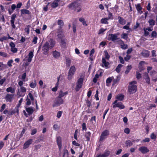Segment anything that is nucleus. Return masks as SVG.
Segmentation results:
<instances>
[{"label": "nucleus", "mask_w": 157, "mask_h": 157, "mask_svg": "<svg viewBox=\"0 0 157 157\" xmlns=\"http://www.w3.org/2000/svg\"><path fill=\"white\" fill-rule=\"evenodd\" d=\"M79 0H76L72 2L68 6V7L72 10L77 12H80L81 10L80 3H79Z\"/></svg>", "instance_id": "f257e3e1"}, {"label": "nucleus", "mask_w": 157, "mask_h": 157, "mask_svg": "<svg viewBox=\"0 0 157 157\" xmlns=\"http://www.w3.org/2000/svg\"><path fill=\"white\" fill-rule=\"evenodd\" d=\"M108 40H112L115 43L120 42H123V41L119 38L117 37V35L116 34H110L108 35Z\"/></svg>", "instance_id": "f03ea898"}, {"label": "nucleus", "mask_w": 157, "mask_h": 157, "mask_svg": "<svg viewBox=\"0 0 157 157\" xmlns=\"http://www.w3.org/2000/svg\"><path fill=\"white\" fill-rule=\"evenodd\" d=\"M136 82L135 81H133L131 82L130 83V85L128 86V90L130 93V94L135 93L136 91L137 86L134 85H132V84H136Z\"/></svg>", "instance_id": "7ed1b4c3"}, {"label": "nucleus", "mask_w": 157, "mask_h": 157, "mask_svg": "<svg viewBox=\"0 0 157 157\" xmlns=\"http://www.w3.org/2000/svg\"><path fill=\"white\" fill-rule=\"evenodd\" d=\"M76 71V68L75 66L73 65L70 67L67 76L68 80H71L72 79Z\"/></svg>", "instance_id": "20e7f679"}, {"label": "nucleus", "mask_w": 157, "mask_h": 157, "mask_svg": "<svg viewBox=\"0 0 157 157\" xmlns=\"http://www.w3.org/2000/svg\"><path fill=\"white\" fill-rule=\"evenodd\" d=\"M63 99L58 97L56 98L54 101V103L52 105L53 107H54L56 106H59L63 104Z\"/></svg>", "instance_id": "39448f33"}, {"label": "nucleus", "mask_w": 157, "mask_h": 157, "mask_svg": "<svg viewBox=\"0 0 157 157\" xmlns=\"http://www.w3.org/2000/svg\"><path fill=\"white\" fill-rule=\"evenodd\" d=\"M83 82V79L82 78H80L78 79L76 82L77 85L75 87V90L76 91H78L79 89L82 87Z\"/></svg>", "instance_id": "423d86ee"}, {"label": "nucleus", "mask_w": 157, "mask_h": 157, "mask_svg": "<svg viewBox=\"0 0 157 157\" xmlns=\"http://www.w3.org/2000/svg\"><path fill=\"white\" fill-rule=\"evenodd\" d=\"M49 48V43L47 41L44 44L42 47V50L44 54L47 55L48 54Z\"/></svg>", "instance_id": "0eeeda50"}, {"label": "nucleus", "mask_w": 157, "mask_h": 157, "mask_svg": "<svg viewBox=\"0 0 157 157\" xmlns=\"http://www.w3.org/2000/svg\"><path fill=\"white\" fill-rule=\"evenodd\" d=\"M109 134V131L107 130H105L102 133L100 136V141H102L104 139H105V136H107Z\"/></svg>", "instance_id": "6e6552de"}, {"label": "nucleus", "mask_w": 157, "mask_h": 157, "mask_svg": "<svg viewBox=\"0 0 157 157\" xmlns=\"http://www.w3.org/2000/svg\"><path fill=\"white\" fill-rule=\"evenodd\" d=\"M139 150L143 154H146L148 152L149 150L148 148L145 146H142L140 147L139 148Z\"/></svg>", "instance_id": "1a4fd4ad"}, {"label": "nucleus", "mask_w": 157, "mask_h": 157, "mask_svg": "<svg viewBox=\"0 0 157 157\" xmlns=\"http://www.w3.org/2000/svg\"><path fill=\"white\" fill-rule=\"evenodd\" d=\"M16 17V14H13L12 15L11 17V24L12 28L13 29H15L16 28V26L14 25V23Z\"/></svg>", "instance_id": "9d476101"}, {"label": "nucleus", "mask_w": 157, "mask_h": 157, "mask_svg": "<svg viewBox=\"0 0 157 157\" xmlns=\"http://www.w3.org/2000/svg\"><path fill=\"white\" fill-rule=\"evenodd\" d=\"M13 96L14 95L13 94H7L5 96V98L7 101L11 102Z\"/></svg>", "instance_id": "9b49d317"}, {"label": "nucleus", "mask_w": 157, "mask_h": 157, "mask_svg": "<svg viewBox=\"0 0 157 157\" xmlns=\"http://www.w3.org/2000/svg\"><path fill=\"white\" fill-rule=\"evenodd\" d=\"M113 107L114 108L118 107L121 109H124L125 106L121 102H119L115 105H113Z\"/></svg>", "instance_id": "f8f14e48"}, {"label": "nucleus", "mask_w": 157, "mask_h": 157, "mask_svg": "<svg viewBox=\"0 0 157 157\" xmlns=\"http://www.w3.org/2000/svg\"><path fill=\"white\" fill-rule=\"evenodd\" d=\"M33 142V140L30 139L26 142L24 144L23 148L25 149L28 148L29 145L31 144Z\"/></svg>", "instance_id": "ddd939ff"}, {"label": "nucleus", "mask_w": 157, "mask_h": 157, "mask_svg": "<svg viewBox=\"0 0 157 157\" xmlns=\"http://www.w3.org/2000/svg\"><path fill=\"white\" fill-rule=\"evenodd\" d=\"M141 54L145 57H147L149 56V52L147 50H144L141 53Z\"/></svg>", "instance_id": "4468645a"}, {"label": "nucleus", "mask_w": 157, "mask_h": 157, "mask_svg": "<svg viewBox=\"0 0 157 157\" xmlns=\"http://www.w3.org/2000/svg\"><path fill=\"white\" fill-rule=\"evenodd\" d=\"M26 110L28 113L29 115H30L32 114L34 112L33 107H30L26 108Z\"/></svg>", "instance_id": "2eb2a0df"}, {"label": "nucleus", "mask_w": 157, "mask_h": 157, "mask_svg": "<svg viewBox=\"0 0 157 157\" xmlns=\"http://www.w3.org/2000/svg\"><path fill=\"white\" fill-rule=\"evenodd\" d=\"M56 141L59 149H60L62 146L61 138V137L60 136L57 137Z\"/></svg>", "instance_id": "dca6fc26"}, {"label": "nucleus", "mask_w": 157, "mask_h": 157, "mask_svg": "<svg viewBox=\"0 0 157 157\" xmlns=\"http://www.w3.org/2000/svg\"><path fill=\"white\" fill-rule=\"evenodd\" d=\"M29 57L27 59V61L28 62H30L32 60V58L33 56V52L30 51L28 54Z\"/></svg>", "instance_id": "f3484780"}, {"label": "nucleus", "mask_w": 157, "mask_h": 157, "mask_svg": "<svg viewBox=\"0 0 157 157\" xmlns=\"http://www.w3.org/2000/svg\"><path fill=\"white\" fill-rule=\"evenodd\" d=\"M110 152L109 151H105V152L101 155H100V157H107L109 156Z\"/></svg>", "instance_id": "a211bd4d"}, {"label": "nucleus", "mask_w": 157, "mask_h": 157, "mask_svg": "<svg viewBox=\"0 0 157 157\" xmlns=\"http://www.w3.org/2000/svg\"><path fill=\"white\" fill-rule=\"evenodd\" d=\"M119 23L122 25H124L125 24L126 21L120 16L118 17Z\"/></svg>", "instance_id": "6ab92c4d"}, {"label": "nucleus", "mask_w": 157, "mask_h": 157, "mask_svg": "<svg viewBox=\"0 0 157 157\" xmlns=\"http://www.w3.org/2000/svg\"><path fill=\"white\" fill-rule=\"evenodd\" d=\"M49 44H50V47L52 48L54 46L55 44V41L52 39H50L49 40Z\"/></svg>", "instance_id": "aec40b11"}, {"label": "nucleus", "mask_w": 157, "mask_h": 157, "mask_svg": "<svg viewBox=\"0 0 157 157\" xmlns=\"http://www.w3.org/2000/svg\"><path fill=\"white\" fill-rule=\"evenodd\" d=\"M53 56L55 58H58L60 56V53L56 51L53 52Z\"/></svg>", "instance_id": "412c9836"}, {"label": "nucleus", "mask_w": 157, "mask_h": 157, "mask_svg": "<svg viewBox=\"0 0 157 157\" xmlns=\"http://www.w3.org/2000/svg\"><path fill=\"white\" fill-rule=\"evenodd\" d=\"M102 62L103 64L104 65V66L106 67H107L109 65V63L108 62H106L104 58H102Z\"/></svg>", "instance_id": "4be33fe9"}, {"label": "nucleus", "mask_w": 157, "mask_h": 157, "mask_svg": "<svg viewBox=\"0 0 157 157\" xmlns=\"http://www.w3.org/2000/svg\"><path fill=\"white\" fill-rule=\"evenodd\" d=\"M124 95L122 94H118L116 97V98L119 101H122L124 98Z\"/></svg>", "instance_id": "5701e85b"}, {"label": "nucleus", "mask_w": 157, "mask_h": 157, "mask_svg": "<svg viewBox=\"0 0 157 157\" xmlns=\"http://www.w3.org/2000/svg\"><path fill=\"white\" fill-rule=\"evenodd\" d=\"M30 14L29 11L26 9H23L21 10V14Z\"/></svg>", "instance_id": "b1692460"}, {"label": "nucleus", "mask_w": 157, "mask_h": 157, "mask_svg": "<svg viewBox=\"0 0 157 157\" xmlns=\"http://www.w3.org/2000/svg\"><path fill=\"white\" fill-rule=\"evenodd\" d=\"M6 90L8 92H11L12 94L14 93L15 92L14 89L12 88L11 87L7 88Z\"/></svg>", "instance_id": "393cba45"}, {"label": "nucleus", "mask_w": 157, "mask_h": 157, "mask_svg": "<svg viewBox=\"0 0 157 157\" xmlns=\"http://www.w3.org/2000/svg\"><path fill=\"white\" fill-rule=\"evenodd\" d=\"M120 43L121 44V48L124 49H125L128 48V45L127 44H124V42L123 41V42H120Z\"/></svg>", "instance_id": "a878e982"}, {"label": "nucleus", "mask_w": 157, "mask_h": 157, "mask_svg": "<svg viewBox=\"0 0 157 157\" xmlns=\"http://www.w3.org/2000/svg\"><path fill=\"white\" fill-rule=\"evenodd\" d=\"M144 62L143 61H141L139 63V69L140 71L141 72L144 69L143 68V67H142V64L144 63Z\"/></svg>", "instance_id": "bb28decb"}, {"label": "nucleus", "mask_w": 157, "mask_h": 157, "mask_svg": "<svg viewBox=\"0 0 157 157\" xmlns=\"http://www.w3.org/2000/svg\"><path fill=\"white\" fill-rule=\"evenodd\" d=\"M109 20L107 18H102L101 20V22L102 24H108V22L107 21Z\"/></svg>", "instance_id": "cd10ccee"}, {"label": "nucleus", "mask_w": 157, "mask_h": 157, "mask_svg": "<svg viewBox=\"0 0 157 157\" xmlns=\"http://www.w3.org/2000/svg\"><path fill=\"white\" fill-rule=\"evenodd\" d=\"M132 68V67L131 65L128 66L126 67V70L125 71V73L126 74H128L129 72Z\"/></svg>", "instance_id": "c85d7f7f"}, {"label": "nucleus", "mask_w": 157, "mask_h": 157, "mask_svg": "<svg viewBox=\"0 0 157 157\" xmlns=\"http://www.w3.org/2000/svg\"><path fill=\"white\" fill-rule=\"evenodd\" d=\"M123 65L121 64H119L117 67L115 69L116 71L118 73H119L120 71V69L122 67Z\"/></svg>", "instance_id": "c756f323"}, {"label": "nucleus", "mask_w": 157, "mask_h": 157, "mask_svg": "<svg viewBox=\"0 0 157 157\" xmlns=\"http://www.w3.org/2000/svg\"><path fill=\"white\" fill-rule=\"evenodd\" d=\"M58 24L59 25V27L61 28L64 25L63 21L61 20H59L57 22Z\"/></svg>", "instance_id": "7c9ffc66"}, {"label": "nucleus", "mask_w": 157, "mask_h": 157, "mask_svg": "<svg viewBox=\"0 0 157 157\" xmlns=\"http://www.w3.org/2000/svg\"><path fill=\"white\" fill-rule=\"evenodd\" d=\"M128 37V34L123 33L121 35V38L127 40Z\"/></svg>", "instance_id": "2f4dec72"}, {"label": "nucleus", "mask_w": 157, "mask_h": 157, "mask_svg": "<svg viewBox=\"0 0 157 157\" xmlns=\"http://www.w3.org/2000/svg\"><path fill=\"white\" fill-rule=\"evenodd\" d=\"M91 133L90 132H86L85 135V137L87 138V140L89 141Z\"/></svg>", "instance_id": "473e14b6"}, {"label": "nucleus", "mask_w": 157, "mask_h": 157, "mask_svg": "<svg viewBox=\"0 0 157 157\" xmlns=\"http://www.w3.org/2000/svg\"><path fill=\"white\" fill-rule=\"evenodd\" d=\"M126 146L127 147L130 146L132 145L133 144L130 140H128L126 141L125 143Z\"/></svg>", "instance_id": "72a5a7b5"}, {"label": "nucleus", "mask_w": 157, "mask_h": 157, "mask_svg": "<svg viewBox=\"0 0 157 157\" xmlns=\"http://www.w3.org/2000/svg\"><path fill=\"white\" fill-rule=\"evenodd\" d=\"M105 53V58H104L105 59H109L110 58V56L109 55L108 52L107 51H104Z\"/></svg>", "instance_id": "f704fd0d"}, {"label": "nucleus", "mask_w": 157, "mask_h": 157, "mask_svg": "<svg viewBox=\"0 0 157 157\" xmlns=\"http://www.w3.org/2000/svg\"><path fill=\"white\" fill-rule=\"evenodd\" d=\"M79 21L82 22L83 25H87V24L86 23V21H85V19L83 18H80L79 19Z\"/></svg>", "instance_id": "c9c22d12"}, {"label": "nucleus", "mask_w": 157, "mask_h": 157, "mask_svg": "<svg viewBox=\"0 0 157 157\" xmlns=\"http://www.w3.org/2000/svg\"><path fill=\"white\" fill-rule=\"evenodd\" d=\"M58 6V3L57 2H56V1H54V2L52 3L51 4V6L53 8H55L57 7Z\"/></svg>", "instance_id": "e433bc0d"}, {"label": "nucleus", "mask_w": 157, "mask_h": 157, "mask_svg": "<svg viewBox=\"0 0 157 157\" xmlns=\"http://www.w3.org/2000/svg\"><path fill=\"white\" fill-rule=\"evenodd\" d=\"M136 7L138 11H140L142 9V7L140 6V4H138L136 5Z\"/></svg>", "instance_id": "4c0bfd02"}, {"label": "nucleus", "mask_w": 157, "mask_h": 157, "mask_svg": "<svg viewBox=\"0 0 157 157\" xmlns=\"http://www.w3.org/2000/svg\"><path fill=\"white\" fill-rule=\"evenodd\" d=\"M71 60L69 59H66V65L67 67H69L71 64Z\"/></svg>", "instance_id": "58836bf2"}, {"label": "nucleus", "mask_w": 157, "mask_h": 157, "mask_svg": "<svg viewBox=\"0 0 157 157\" xmlns=\"http://www.w3.org/2000/svg\"><path fill=\"white\" fill-rule=\"evenodd\" d=\"M148 22L150 25H153L155 24V21L153 19H150L149 20Z\"/></svg>", "instance_id": "ea45409f"}, {"label": "nucleus", "mask_w": 157, "mask_h": 157, "mask_svg": "<svg viewBox=\"0 0 157 157\" xmlns=\"http://www.w3.org/2000/svg\"><path fill=\"white\" fill-rule=\"evenodd\" d=\"M141 77V74L138 72H136V78L137 79H139Z\"/></svg>", "instance_id": "a19ab883"}, {"label": "nucleus", "mask_w": 157, "mask_h": 157, "mask_svg": "<svg viewBox=\"0 0 157 157\" xmlns=\"http://www.w3.org/2000/svg\"><path fill=\"white\" fill-rule=\"evenodd\" d=\"M143 30L144 32V36H148L149 34V33L147 31V30L145 28H144Z\"/></svg>", "instance_id": "79ce46f5"}, {"label": "nucleus", "mask_w": 157, "mask_h": 157, "mask_svg": "<svg viewBox=\"0 0 157 157\" xmlns=\"http://www.w3.org/2000/svg\"><path fill=\"white\" fill-rule=\"evenodd\" d=\"M119 59L120 60V61L121 63L122 64H124V61L123 57L120 56L119 57Z\"/></svg>", "instance_id": "37998d69"}, {"label": "nucleus", "mask_w": 157, "mask_h": 157, "mask_svg": "<svg viewBox=\"0 0 157 157\" xmlns=\"http://www.w3.org/2000/svg\"><path fill=\"white\" fill-rule=\"evenodd\" d=\"M157 36L156 32L155 31L152 32L151 34V36L153 37H155Z\"/></svg>", "instance_id": "c03bdc74"}, {"label": "nucleus", "mask_w": 157, "mask_h": 157, "mask_svg": "<svg viewBox=\"0 0 157 157\" xmlns=\"http://www.w3.org/2000/svg\"><path fill=\"white\" fill-rule=\"evenodd\" d=\"M63 94V91L62 90H60L59 92V95L58 97L61 98H62V97L65 96Z\"/></svg>", "instance_id": "a18cd8bd"}, {"label": "nucleus", "mask_w": 157, "mask_h": 157, "mask_svg": "<svg viewBox=\"0 0 157 157\" xmlns=\"http://www.w3.org/2000/svg\"><path fill=\"white\" fill-rule=\"evenodd\" d=\"M111 77H109L106 80V83H110L112 81V79L111 78Z\"/></svg>", "instance_id": "49530a36"}, {"label": "nucleus", "mask_w": 157, "mask_h": 157, "mask_svg": "<svg viewBox=\"0 0 157 157\" xmlns=\"http://www.w3.org/2000/svg\"><path fill=\"white\" fill-rule=\"evenodd\" d=\"M62 113H63V112L62 111H59L57 113V117L58 118H59L61 117V115L62 114Z\"/></svg>", "instance_id": "de8ad7c7"}, {"label": "nucleus", "mask_w": 157, "mask_h": 157, "mask_svg": "<svg viewBox=\"0 0 157 157\" xmlns=\"http://www.w3.org/2000/svg\"><path fill=\"white\" fill-rule=\"evenodd\" d=\"M13 62V60L12 59H10L7 62V65L10 67H11L12 66V63Z\"/></svg>", "instance_id": "09e8293b"}, {"label": "nucleus", "mask_w": 157, "mask_h": 157, "mask_svg": "<svg viewBox=\"0 0 157 157\" xmlns=\"http://www.w3.org/2000/svg\"><path fill=\"white\" fill-rule=\"evenodd\" d=\"M6 79L5 78H4L0 80V85H2L4 82L6 81Z\"/></svg>", "instance_id": "8fccbe9b"}, {"label": "nucleus", "mask_w": 157, "mask_h": 157, "mask_svg": "<svg viewBox=\"0 0 157 157\" xmlns=\"http://www.w3.org/2000/svg\"><path fill=\"white\" fill-rule=\"evenodd\" d=\"M29 86L31 88H34L36 86V83L32 82L30 84Z\"/></svg>", "instance_id": "3c124183"}, {"label": "nucleus", "mask_w": 157, "mask_h": 157, "mask_svg": "<svg viewBox=\"0 0 157 157\" xmlns=\"http://www.w3.org/2000/svg\"><path fill=\"white\" fill-rule=\"evenodd\" d=\"M131 58V56L129 55H127L126 56L124 57V59L125 61H127L129 60Z\"/></svg>", "instance_id": "603ef678"}, {"label": "nucleus", "mask_w": 157, "mask_h": 157, "mask_svg": "<svg viewBox=\"0 0 157 157\" xmlns=\"http://www.w3.org/2000/svg\"><path fill=\"white\" fill-rule=\"evenodd\" d=\"M17 49L14 47V48H11V51L14 53H16L17 51Z\"/></svg>", "instance_id": "864d4df0"}, {"label": "nucleus", "mask_w": 157, "mask_h": 157, "mask_svg": "<svg viewBox=\"0 0 157 157\" xmlns=\"http://www.w3.org/2000/svg\"><path fill=\"white\" fill-rule=\"evenodd\" d=\"M0 56L4 57H6L7 56V54L4 52H0Z\"/></svg>", "instance_id": "5fc2aeb1"}, {"label": "nucleus", "mask_w": 157, "mask_h": 157, "mask_svg": "<svg viewBox=\"0 0 157 157\" xmlns=\"http://www.w3.org/2000/svg\"><path fill=\"white\" fill-rule=\"evenodd\" d=\"M86 103L87 104V106L88 107H90L91 105V102L89 100H87L86 101Z\"/></svg>", "instance_id": "6e6d98bb"}, {"label": "nucleus", "mask_w": 157, "mask_h": 157, "mask_svg": "<svg viewBox=\"0 0 157 157\" xmlns=\"http://www.w3.org/2000/svg\"><path fill=\"white\" fill-rule=\"evenodd\" d=\"M124 132L125 133L128 134L130 132V130L128 128H126L124 129Z\"/></svg>", "instance_id": "4d7b16f0"}, {"label": "nucleus", "mask_w": 157, "mask_h": 157, "mask_svg": "<svg viewBox=\"0 0 157 157\" xmlns=\"http://www.w3.org/2000/svg\"><path fill=\"white\" fill-rule=\"evenodd\" d=\"M120 79V77L119 76H117V78L114 80V84L116 83L117 82H118Z\"/></svg>", "instance_id": "13d9d810"}, {"label": "nucleus", "mask_w": 157, "mask_h": 157, "mask_svg": "<svg viewBox=\"0 0 157 157\" xmlns=\"http://www.w3.org/2000/svg\"><path fill=\"white\" fill-rule=\"evenodd\" d=\"M82 130H86V124L85 123H83L82 124Z\"/></svg>", "instance_id": "bf43d9fd"}, {"label": "nucleus", "mask_w": 157, "mask_h": 157, "mask_svg": "<svg viewBox=\"0 0 157 157\" xmlns=\"http://www.w3.org/2000/svg\"><path fill=\"white\" fill-rule=\"evenodd\" d=\"M21 92L23 93H25L26 92V88L23 86L21 87Z\"/></svg>", "instance_id": "052dcab7"}, {"label": "nucleus", "mask_w": 157, "mask_h": 157, "mask_svg": "<svg viewBox=\"0 0 157 157\" xmlns=\"http://www.w3.org/2000/svg\"><path fill=\"white\" fill-rule=\"evenodd\" d=\"M36 132L37 130L36 129L34 128L32 130V132L31 133V135H33L35 134L36 133Z\"/></svg>", "instance_id": "680f3d73"}, {"label": "nucleus", "mask_w": 157, "mask_h": 157, "mask_svg": "<svg viewBox=\"0 0 157 157\" xmlns=\"http://www.w3.org/2000/svg\"><path fill=\"white\" fill-rule=\"evenodd\" d=\"M156 51L155 50H153L151 51L152 56L153 57H155L156 56Z\"/></svg>", "instance_id": "e2e57ef3"}, {"label": "nucleus", "mask_w": 157, "mask_h": 157, "mask_svg": "<svg viewBox=\"0 0 157 157\" xmlns=\"http://www.w3.org/2000/svg\"><path fill=\"white\" fill-rule=\"evenodd\" d=\"M37 37H35L32 41L35 44H36L37 43Z\"/></svg>", "instance_id": "0e129e2a"}, {"label": "nucleus", "mask_w": 157, "mask_h": 157, "mask_svg": "<svg viewBox=\"0 0 157 157\" xmlns=\"http://www.w3.org/2000/svg\"><path fill=\"white\" fill-rule=\"evenodd\" d=\"M72 144L75 146H79L80 145L78 143L76 142L75 141H74L72 142Z\"/></svg>", "instance_id": "69168bd1"}, {"label": "nucleus", "mask_w": 157, "mask_h": 157, "mask_svg": "<svg viewBox=\"0 0 157 157\" xmlns=\"http://www.w3.org/2000/svg\"><path fill=\"white\" fill-rule=\"evenodd\" d=\"M10 45L11 47V48H14L15 46L14 43L13 42H11L10 44Z\"/></svg>", "instance_id": "338daca9"}, {"label": "nucleus", "mask_w": 157, "mask_h": 157, "mask_svg": "<svg viewBox=\"0 0 157 157\" xmlns=\"http://www.w3.org/2000/svg\"><path fill=\"white\" fill-rule=\"evenodd\" d=\"M132 48H130L128 49L127 50L126 53H127V54L128 55L131 52H132Z\"/></svg>", "instance_id": "774afa93"}]
</instances>
